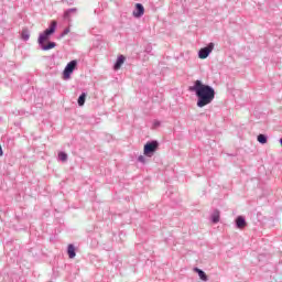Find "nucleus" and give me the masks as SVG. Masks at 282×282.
Segmentation results:
<instances>
[{
    "label": "nucleus",
    "mask_w": 282,
    "mask_h": 282,
    "mask_svg": "<svg viewBox=\"0 0 282 282\" xmlns=\"http://www.w3.org/2000/svg\"><path fill=\"white\" fill-rule=\"evenodd\" d=\"M189 91H194L197 99V107H206L215 100V88L205 85L202 80L197 79L194 85L189 87Z\"/></svg>",
    "instance_id": "1"
},
{
    "label": "nucleus",
    "mask_w": 282,
    "mask_h": 282,
    "mask_svg": "<svg viewBox=\"0 0 282 282\" xmlns=\"http://www.w3.org/2000/svg\"><path fill=\"white\" fill-rule=\"evenodd\" d=\"M54 32H56V21H52L50 29H46L44 33L40 34L39 44L43 46L47 39L54 34Z\"/></svg>",
    "instance_id": "2"
},
{
    "label": "nucleus",
    "mask_w": 282,
    "mask_h": 282,
    "mask_svg": "<svg viewBox=\"0 0 282 282\" xmlns=\"http://www.w3.org/2000/svg\"><path fill=\"white\" fill-rule=\"evenodd\" d=\"M158 149H160V143L158 141L148 142L143 148V153L147 158H152Z\"/></svg>",
    "instance_id": "3"
},
{
    "label": "nucleus",
    "mask_w": 282,
    "mask_h": 282,
    "mask_svg": "<svg viewBox=\"0 0 282 282\" xmlns=\"http://www.w3.org/2000/svg\"><path fill=\"white\" fill-rule=\"evenodd\" d=\"M76 65H78V62L76 59L70 61L63 73L64 79L67 80L70 78L72 74H74V69H76Z\"/></svg>",
    "instance_id": "4"
},
{
    "label": "nucleus",
    "mask_w": 282,
    "mask_h": 282,
    "mask_svg": "<svg viewBox=\"0 0 282 282\" xmlns=\"http://www.w3.org/2000/svg\"><path fill=\"white\" fill-rule=\"evenodd\" d=\"M213 50H215V44L209 43L206 47L199 50L198 58H202V59L208 58V56L210 55V52H213Z\"/></svg>",
    "instance_id": "5"
},
{
    "label": "nucleus",
    "mask_w": 282,
    "mask_h": 282,
    "mask_svg": "<svg viewBox=\"0 0 282 282\" xmlns=\"http://www.w3.org/2000/svg\"><path fill=\"white\" fill-rule=\"evenodd\" d=\"M144 14V7L140 3L135 4V11H133V17L140 19Z\"/></svg>",
    "instance_id": "6"
},
{
    "label": "nucleus",
    "mask_w": 282,
    "mask_h": 282,
    "mask_svg": "<svg viewBox=\"0 0 282 282\" xmlns=\"http://www.w3.org/2000/svg\"><path fill=\"white\" fill-rule=\"evenodd\" d=\"M236 226H237V228H239L240 230H243V228L247 226L246 218H243V216H239V217L236 219Z\"/></svg>",
    "instance_id": "7"
},
{
    "label": "nucleus",
    "mask_w": 282,
    "mask_h": 282,
    "mask_svg": "<svg viewBox=\"0 0 282 282\" xmlns=\"http://www.w3.org/2000/svg\"><path fill=\"white\" fill-rule=\"evenodd\" d=\"M124 61H127V58L123 56V55H120L118 58H117V62L115 64V67L113 69L118 70L122 67V65H124Z\"/></svg>",
    "instance_id": "8"
},
{
    "label": "nucleus",
    "mask_w": 282,
    "mask_h": 282,
    "mask_svg": "<svg viewBox=\"0 0 282 282\" xmlns=\"http://www.w3.org/2000/svg\"><path fill=\"white\" fill-rule=\"evenodd\" d=\"M67 253L69 259H74V257H76V248L74 245H68Z\"/></svg>",
    "instance_id": "9"
},
{
    "label": "nucleus",
    "mask_w": 282,
    "mask_h": 282,
    "mask_svg": "<svg viewBox=\"0 0 282 282\" xmlns=\"http://www.w3.org/2000/svg\"><path fill=\"white\" fill-rule=\"evenodd\" d=\"M195 272H197V274L202 281H208V275H206V273L203 270L195 269Z\"/></svg>",
    "instance_id": "10"
},
{
    "label": "nucleus",
    "mask_w": 282,
    "mask_h": 282,
    "mask_svg": "<svg viewBox=\"0 0 282 282\" xmlns=\"http://www.w3.org/2000/svg\"><path fill=\"white\" fill-rule=\"evenodd\" d=\"M86 98H87V94H85V93H83V94L79 96V98H78V100H77L79 107H83V106L85 105Z\"/></svg>",
    "instance_id": "11"
},
{
    "label": "nucleus",
    "mask_w": 282,
    "mask_h": 282,
    "mask_svg": "<svg viewBox=\"0 0 282 282\" xmlns=\"http://www.w3.org/2000/svg\"><path fill=\"white\" fill-rule=\"evenodd\" d=\"M258 142H260V144H268V137H265L264 134H259Z\"/></svg>",
    "instance_id": "12"
},
{
    "label": "nucleus",
    "mask_w": 282,
    "mask_h": 282,
    "mask_svg": "<svg viewBox=\"0 0 282 282\" xmlns=\"http://www.w3.org/2000/svg\"><path fill=\"white\" fill-rule=\"evenodd\" d=\"M219 217H220L219 210H215L213 216H212L213 223L218 224Z\"/></svg>",
    "instance_id": "13"
},
{
    "label": "nucleus",
    "mask_w": 282,
    "mask_h": 282,
    "mask_svg": "<svg viewBox=\"0 0 282 282\" xmlns=\"http://www.w3.org/2000/svg\"><path fill=\"white\" fill-rule=\"evenodd\" d=\"M56 47V43L50 42L47 45H42V50L47 51V50H54Z\"/></svg>",
    "instance_id": "14"
},
{
    "label": "nucleus",
    "mask_w": 282,
    "mask_h": 282,
    "mask_svg": "<svg viewBox=\"0 0 282 282\" xmlns=\"http://www.w3.org/2000/svg\"><path fill=\"white\" fill-rule=\"evenodd\" d=\"M22 39H23V41H29L30 40V31H28V29H24L22 31Z\"/></svg>",
    "instance_id": "15"
},
{
    "label": "nucleus",
    "mask_w": 282,
    "mask_h": 282,
    "mask_svg": "<svg viewBox=\"0 0 282 282\" xmlns=\"http://www.w3.org/2000/svg\"><path fill=\"white\" fill-rule=\"evenodd\" d=\"M58 158L62 162H67V153L65 152H59Z\"/></svg>",
    "instance_id": "16"
},
{
    "label": "nucleus",
    "mask_w": 282,
    "mask_h": 282,
    "mask_svg": "<svg viewBox=\"0 0 282 282\" xmlns=\"http://www.w3.org/2000/svg\"><path fill=\"white\" fill-rule=\"evenodd\" d=\"M138 160H139L140 162H142V164H144V162H147V158H144V155H140V156L138 158Z\"/></svg>",
    "instance_id": "17"
},
{
    "label": "nucleus",
    "mask_w": 282,
    "mask_h": 282,
    "mask_svg": "<svg viewBox=\"0 0 282 282\" xmlns=\"http://www.w3.org/2000/svg\"><path fill=\"white\" fill-rule=\"evenodd\" d=\"M69 33V29H66V30H64V32H63V36H67V34Z\"/></svg>",
    "instance_id": "18"
},
{
    "label": "nucleus",
    "mask_w": 282,
    "mask_h": 282,
    "mask_svg": "<svg viewBox=\"0 0 282 282\" xmlns=\"http://www.w3.org/2000/svg\"><path fill=\"white\" fill-rule=\"evenodd\" d=\"M3 155V149L0 145V156Z\"/></svg>",
    "instance_id": "19"
},
{
    "label": "nucleus",
    "mask_w": 282,
    "mask_h": 282,
    "mask_svg": "<svg viewBox=\"0 0 282 282\" xmlns=\"http://www.w3.org/2000/svg\"><path fill=\"white\" fill-rule=\"evenodd\" d=\"M280 144H281V147H282V138L280 139Z\"/></svg>",
    "instance_id": "20"
}]
</instances>
